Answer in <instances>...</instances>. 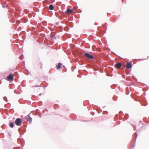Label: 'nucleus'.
Listing matches in <instances>:
<instances>
[{
    "label": "nucleus",
    "instance_id": "f257e3e1",
    "mask_svg": "<svg viewBox=\"0 0 149 149\" xmlns=\"http://www.w3.org/2000/svg\"><path fill=\"white\" fill-rule=\"evenodd\" d=\"M15 123L17 125L19 126L21 125L22 121L20 118H17L16 119Z\"/></svg>",
    "mask_w": 149,
    "mask_h": 149
},
{
    "label": "nucleus",
    "instance_id": "f03ea898",
    "mask_svg": "<svg viewBox=\"0 0 149 149\" xmlns=\"http://www.w3.org/2000/svg\"><path fill=\"white\" fill-rule=\"evenodd\" d=\"M85 56L88 58L91 59H93L94 57L93 56L87 53H86L85 54Z\"/></svg>",
    "mask_w": 149,
    "mask_h": 149
},
{
    "label": "nucleus",
    "instance_id": "7ed1b4c3",
    "mask_svg": "<svg viewBox=\"0 0 149 149\" xmlns=\"http://www.w3.org/2000/svg\"><path fill=\"white\" fill-rule=\"evenodd\" d=\"M126 68L127 70H126V72H127L128 70L130 68V62L127 63L126 66Z\"/></svg>",
    "mask_w": 149,
    "mask_h": 149
},
{
    "label": "nucleus",
    "instance_id": "20e7f679",
    "mask_svg": "<svg viewBox=\"0 0 149 149\" xmlns=\"http://www.w3.org/2000/svg\"><path fill=\"white\" fill-rule=\"evenodd\" d=\"M8 79L9 80L12 81L13 79V77L12 74H10L7 77Z\"/></svg>",
    "mask_w": 149,
    "mask_h": 149
},
{
    "label": "nucleus",
    "instance_id": "39448f33",
    "mask_svg": "<svg viewBox=\"0 0 149 149\" xmlns=\"http://www.w3.org/2000/svg\"><path fill=\"white\" fill-rule=\"evenodd\" d=\"M73 11L72 10H71L69 9H67V10L65 11V13L67 14H70Z\"/></svg>",
    "mask_w": 149,
    "mask_h": 149
},
{
    "label": "nucleus",
    "instance_id": "423d86ee",
    "mask_svg": "<svg viewBox=\"0 0 149 149\" xmlns=\"http://www.w3.org/2000/svg\"><path fill=\"white\" fill-rule=\"evenodd\" d=\"M116 66L117 68H120L121 67V64L120 63L118 62L116 64Z\"/></svg>",
    "mask_w": 149,
    "mask_h": 149
},
{
    "label": "nucleus",
    "instance_id": "0eeeda50",
    "mask_svg": "<svg viewBox=\"0 0 149 149\" xmlns=\"http://www.w3.org/2000/svg\"><path fill=\"white\" fill-rule=\"evenodd\" d=\"M26 118L27 119V120L29 122V123H31L32 122V118L30 117L29 116H27L26 117Z\"/></svg>",
    "mask_w": 149,
    "mask_h": 149
},
{
    "label": "nucleus",
    "instance_id": "6e6552de",
    "mask_svg": "<svg viewBox=\"0 0 149 149\" xmlns=\"http://www.w3.org/2000/svg\"><path fill=\"white\" fill-rule=\"evenodd\" d=\"M61 63H59L58 64V65L56 66L57 69H58L61 68Z\"/></svg>",
    "mask_w": 149,
    "mask_h": 149
},
{
    "label": "nucleus",
    "instance_id": "1a4fd4ad",
    "mask_svg": "<svg viewBox=\"0 0 149 149\" xmlns=\"http://www.w3.org/2000/svg\"><path fill=\"white\" fill-rule=\"evenodd\" d=\"M49 9L50 10H53L54 9V7L52 5H50L49 7Z\"/></svg>",
    "mask_w": 149,
    "mask_h": 149
},
{
    "label": "nucleus",
    "instance_id": "9d476101",
    "mask_svg": "<svg viewBox=\"0 0 149 149\" xmlns=\"http://www.w3.org/2000/svg\"><path fill=\"white\" fill-rule=\"evenodd\" d=\"M126 94L127 95L129 93V91L128 88H126Z\"/></svg>",
    "mask_w": 149,
    "mask_h": 149
},
{
    "label": "nucleus",
    "instance_id": "9b49d317",
    "mask_svg": "<svg viewBox=\"0 0 149 149\" xmlns=\"http://www.w3.org/2000/svg\"><path fill=\"white\" fill-rule=\"evenodd\" d=\"M14 123H10V126L12 128H13L14 127Z\"/></svg>",
    "mask_w": 149,
    "mask_h": 149
},
{
    "label": "nucleus",
    "instance_id": "f8f14e48",
    "mask_svg": "<svg viewBox=\"0 0 149 149\" xmlns=\"http://www.w3.org/2000/svg\"><path fill=\"white\" fill-rule=\"evenodd\" d=\"M129 77H127V79L129 80Z\"/></svg>",
    "mask_w": 149,
    "mask_h": 149
}]
</instances>
